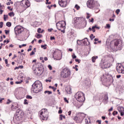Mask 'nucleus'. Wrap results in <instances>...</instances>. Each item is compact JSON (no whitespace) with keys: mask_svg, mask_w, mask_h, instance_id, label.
Here are the masks:
<instances>
[{"mask_svg":"<svg viewBox=\"0 0 124 124\" xmlns=\"http://www.w3.org/2000/svg\"><path fill=\"white\" fill-rule=\"evenodd\" d=\"M114 62V58L108 57L105 58L104 60L102 59L101 62V67L103 69H106V68H109L111 67L112 63Z\"/></svg>","mask_w":124,"mask_h":124,"instance_id":"1","label":"nucleus"},{"mask_svg":"<svg viewBox=\"0 0 124 124\" xmlns=\"http://www.w3.org/2000/svg\"><path fill=\"white\" fill-rule=\"evenodd\" d=\"M101 80L103 84L110 86L114 82V78H113L112 75L108 74L107 75H103L101 78Z\"/></svg>","mask_w":124,"mask_h":124,"instance_id":"2","label":"nucleus"},{"mask_svg":"<svg viewBox=\"0 0 124 124\" xmlns=\"http://www.w3.org/2000/svg\"><path fill=\"white\" fill-rule=\"evenodd\" d=\"M42 83H41V82L39 80H36L32 85L31 90L33 92L35 93H38L39 92L42 91Z\"/></svg>","mask_w":124,"mask_h":124,"instance_id":"3","label":"nucleus"},{"mask_svg":"<svg viewBox=\"0 0 124 124\" xmlns=\"http://www.w3.org/2000/svg\"><path fill=\"white\" fill-rule=\"evenodd\" d=\"M39 116L42 122H43V121H47V120H48V111H47V109H42L39 111Z\"/></svg>","mask_w":124,"mask_h":124,"instance_id":"4","label":"nucleus"},{"mask_svg":"<svg viewBox=\"0 0 124 124\" xmlns=\"http://www.w3.org/2000/svg\"><path fill=\"white\" fill-rule=\"evenodd\" d=\"M75 97L77 99V101L81 103V105L83 104V102L86 100L85 98V94L82 92H78L75 95Z\"/></svg>","mask_w":124,"mask_h":124,"instance_id":"5","label":"nucleus"},{"mask_svg":"<svg viewBox=\"0 0 124 124\" xmlns=\"http://www.w3.org/2000/svg\"><path fill=\"white\" fill-rule=\"evenodd\" d=\"M66 23L65 21L62 20L59 21L56 23V28L58 31H61V32L64 33V30H65V26Z\"/></svg>","mask_w":124,"mask_h":124,"instance_id":"6","label":"nucleus"},{"mask_svg":"<svg viewBox=\"0 0 124 124\" xmlns=\"http://www.w3.org/2000/svg\"><path fill=\"white\" fill-rule=\"evenodd\" d=\"M36 66L37 68L34 70V73L37 76H40L43 73V65L41 63H37Z\"/></svg>","mask_w":124,"mask_h":124,"instance_id":"7","label":"nucleus"},{"mask_svg":"<svg viewBox=\"0 0 124 124\" xmlns=\"http://www.w3.org/2000/svg\"><path fill=\"white\" fill-rule=\"evenodd\" d=\"M71 72L70 70L67 68H64L63 69L61 73V77L62 78H67L70 76Z\"/></svg>","mask_w":124,"mask_h":124,"instance_id":"8","label":"nucleus"},{"mask_svg":"<svg viewBox=\"0 0 124 124\" xmlns=\"http://www.w3.org/2000/svg\"><path fill=\"white\" fill-rule=\"evenodd\" d=\"M86 117V115L83 113H80L78 114V117H75V120H77V122L79 123V124H82V122H83V120Z\"/></svg>","mask_w":124,"mask_h":124,"instance_id":"9","label":"nucleus"},{"mask_svg":"<svg viewBox=\"0 0 124 124\" xmlns=\"http://www.w3.org/2000/svg\"><path fill=\"white\" fill-rule=\"evenodd\" d=\"M123 46H124V44L121 40H116L114 43V47H115L117 50H122Z\"/></svg>","mask_w":124,"mask_h":124,"instance_id":"10","label":"nucleus"},{"mask_svg":"<svg viewBox=\"0 0 124 124\" xmlns=\"http://www.w3.org/2000/svg\"><path fill=\"white\" fill-rule=\"evenodd\" d=\"M69 2L70 0H59V4L61 7H66Z\"/></svg>","mask_w":124,"mask_h":124,"instance_id":"11","label":"nucleus"},{"mask_svg":"<svg viewBox=\"0 0 124 124\" xmlns=\"http://www.w3.org/2000/svg\"><path fill=\"white\" fill-rule=\"evenodd\" d=\"M15 31L16 35L19 33H22L24 31V28L20 26H17L15 28Z\"/></svg>","mask_w":124,"mask_h":124,"instance_id":"12","label":"nucleus"},{"mask_svg":"<svg viewBox=\"0 0 124 124\" xmlns=\"http://www.w3.org/2000/svg\"><path fill=\"white\" fill-rule=\"evenodd\" d=\"M116 70L118 73L124 74V67L122 64H118L116 66Z\"/></svg>","mask_w":124,"mask_h":124,"instance_id":"13","label":"nucleus"},{"mask_svg":"<svg viewBox=\"0 0 124 124\" xmlns=\"http://www.w3.org/2000/svg\"><path fill=\"white\" fill-rule=\"evenodd\" d=\"M101 100L103 102H105L106 104H107V101H108V93H106L102 95L101 97Z\"/></svg>","mask_w":124,"mask_h":124,"instance_id":"14","label":"nucleus"},{"mask_svg":"<svg viewBox=\"0 0 124 124\" xmlns=\"http://www.w3.org/2000/svg\"><path fill=\"white\" fill-rule=\"evenodd\" d=\"M81 20H86V18L82 17H75L74 19V24H75V25H78V24H80L79 22Z\"/></svg>","mask_w":124,"mask_h":124,"instance_id":"15","label":"nucleus"},{"mask_svg":"<svg viewBox=\"0 0 124 124\" xmlns=\"http://www.w3.org/2000/svg\"><path fill=\"white\" fill-rule=\"evenodd\" d=\"M93 0H89L87 2V7H89V8H93Z\"/></svg>","mask_w":124,"mask_h":124,"instance_id":"16","label":"nucleus"},{"mask_svg":"<svg viewBox=\"0 0 124 124\" xmlns=\"http://www.w3.org/2000/svg\"><path fill=\"white\" fill-rule=\"evenodd\" d=\"M58 55V52L57 51H55L53 53V58L54 59V60H57L60 61V60H62V58H59V55Z\"/></svg>","mask_w":124,"mask_h":124,"instance_id":"17","label":"nucleus"},{"mask_svg":"<svg viewBox=\"0 0 124 124\" xmlns=\"http://www.w3.org/2000/svg\"><path fill=\"white\" fill-rule=\"evenodd\" d=\"M22 2L23 4H25L27 7H30V6H31V3L28 0H22Z\"/></svg>","mask_w":124,"mask_h":124,"instance_id":"18","label":"nucleus"},{"mask_svg":"<svg viewBox=\"0 0 124 124\" xmlns=\"http://www.w3.org/2000/svg\"><path fill=\"white\" fill-rule=\"evenodd\" d=\"M118 111L121 114V116H124V108L123 107H120L118 108Z\"/></svg>","mask_w":124,"mask_h":124,"instance_id":"19","label":"nucleus"},{"mask_svg":"<svg viewBox=\"0 0 124 124\" xmlns=\"http://www.w3.org/2000/svg\"><path fill=\"white\" fill-rule=\"evenodd\" d=\"M22 117H23V115L18 114L16 115L15 119L16 121H21L22 120Z\"/></svg>","mask_w":124,"mask_h":124,"instance_id":"20","label":"nucleus"},{"mask_svg":"<svg viewBox=\"0 0 124 124\" xmlns=\"http://www.w3.org/2000/svg\"><path fill=\"white\" fill-rule=\"evenodd\" d=\"M82 43L83 45H85V46H87V45H89V42L88 41V39L87 38H85L84 39H83Z\"/></svg>","mask_w":124,"mask_h":124,"instance_id":"21","label":"nucleus"},{"mask_svg":"<svg viewBox=\"0 0 124 124\" xmlns=\"http://www.w3.org/2000/svg\"><path fill=\"white\" fill-rule=\"evenodd\" d=\"M11 108L12 110H16V109H18L19 108V107L18 106V104H15V105H13L11 107Z\"/></svg>","mask_w":124,"mask_h":124,"instance_id":"22","label":"nucleus"},{"mask_svg":"<svg viewBox=\"0 0 124 124\" xmlns=\"http://www.w3.org/2000/svg\"><path fill=\"white\" fill-rule=\"evenodd\" d=\"M99 6H100L99 3H98L97 1H96L94 4V8H97V9H98V8H99Z\"/></svg>","mask_w":124,"mask_h":124,"instance_id":"23","label":"nucleus"},{"mask_svg":"<svg viewBox=\"0 0 124 124\" xmlns=\"http://www.w3.org/2000/svg\"><path fill=\"white\" fill-rule=\"evenodd\" d=\"M62 119H65V116L61 114L60 115L59 120L60 121H62Z\"/></svg>","mask_w":124,"mask_h":124,"instance_id":"24","label":"nucleus"},{"mask_svg":"<svg viewBox=\"0 0 124 124\" xmlns=\"http://www.w3.org/2000/svg\"><path fill=\"white\" fill-rule=\"evenodd\" d=\"M49 89H52V90H53V92H56V90H57V88H55L51 86H49Z\"/></svg>","mask_w":124,"mask_h":124,"instance_id":"25","label":"nucleus"},{"mask_svg":"<svg viewBox=\"0 0 124 124\" xmlns=\"http://www.w3.org/2000/svg\"><path fill=\"white\" fill-rule=\"evenodd\" d=\"M82 40H78L77 43L78 45H81V44H82Z\"/></svg>","mask_w":124,"mask_h":124,"instance_id":"26","label":"nucleus"},{"mask_svg":"<svg viewBox=\"0 0 124 124\" xmlns=\"http://www.w3.org/2000/svg\"><path fill=\"white\" fill-rule=\"evenodd\" d=\"M9 16H10V17H12V16L14 17V15H15V14H14V12H10L8 14Z\"/></svg>","mask_w":124,"mask_h":124,"instance_id":"27","label":"nucleus"},{"mask_svg":"<svg viewBox=\"0 0 124 124\" xmlns=\"http://www.w3.org/2000/svg\"><path fill=\"white\" fill-rule=\"evenodd\" d=\"M45 93H47V94H52V93L51 91H45Z\"/></svg>","mask_w":124,"mask_h":124,"instance_id":"28","label":"nucleus"},{"mask_svg":"<svg viewBox=\"0 0 124 124\" xmlns=\"http://www.w3.org/2000/svg\"><path fill=\"white\" fill-rule=\"evenodd\" d=\"M6 26H7V27H8L9 28L11 27V23L9 22H7L6 24Z\"/></svg>","mask_w":124,"mask_h":124,"instance_id":"29","label":"nucleus"},{"mask_svg":"<svg viewBox=\"0 0 124 124\" xmlns=\"http://www.w3.org/2000/svg\"><path fill=\"white\" fill-rule=\"evenodd\" d=\"M46 46H47V45H41V48H44V50H46V49H47V47H46Z\"/></svg>","mask_w":124,"mask_h":124,"instance_id":"30","label":"nucleus"},{"mask_svg":"<svg viewBox=\"0 0 124 124\" xmlns=\"http://www.w3.org/2000/svg\"><path fill=\"white\" fill-rule=\"evenodd\" d=\"M75 8H76L77 10H79L80 9V7L79 5H78V4H76L75 6Z\"/></svg>","mask_w":124,"mask_h":124,"instance_id":"31","label":"nucleus"},{"mask_svg":"<svg viewBox=\"0 0 124 124\" xmlns=\"http://www.w3.org/2000/svg\"><path fill=\"white\" fill-rule=\"evenodd\" d=\"M26 98L27 99H32V97H31V95H28L26 96Z\"/></svg>","mask_w":124,"mask_h":124,"instance_id":"32","label":"nucleus"},{"mask_svg":"<svg viewBox=\"0 0 124 124\" xmlns=\"http://www.w3.org/2000/svg\"><path fill=\"white\" fill-rule=\"evenodd\" d=\"M7 18H8V16L4 15L3 17L4 21H6V19H7Z\"/></svg>","mask_w":124,"mask_h":124,"instance_id":"33","label":"nucleus"},{"mask_svg":"<svg viewBox=\"0 0 124 124\" xmlns=\"http://www.w3.org/2000/svg\"><path fill=\"white\" fill-rule=\"evenodd\" d=\"M89 122H90V119H85V124H90L89 123Z\"/></svg>","mask_w":124,"mask_h":124,"instance_id":"34","label":"nucleus"},{"mask_svg":"<svg viewBox=\"0 0 124 124\" xmlns=\"http://www.w3.org/2000/svg\"><path fill=\"white\" fill-rule=\"evenodd\" d=\"M37 32L38 33H42L43 32V31H41V28H38Z\"/></svg>","mask_w":124,"mask_h":124,"instance_id":"35","label":"nucleus"},{"mask_svg":"<svg viewBox=\"0 0 124 124\" xmlns=\"http://www.w3.org/2000/svg\"><path fill=\"white\" fill-rule=\"evenodd\" d=\"M36 37L37 38H41V37H42V35H41L40 34H38Z\"/></svg>","mask_w":124,"mask_h":124,"instance_id":"36","label":"nucleus"},{"mask_svg":"<svg viewBox=\"0 0 124 124\" xmlns=\"http://www.w3.org/2000/svg\"><path fill=\"white\" fill-rule=\"evenodd\" d=\"M112 114H113V116H116V115H118V111H113Z\"/></svg>","mask_w":124,"mask_h":124,"instance_id":"37","label":"nucleus"},{"mask_svg":"<svg viewBox=\"0 0 124 124\" xmlns=\"http://www.w3.org/2000/svg\"><path fill=\"white\" fill-rule=\"evenodd\" d=\"M98 58V56H93V62H95V60H96V59Z\"/></svg>","mask_w":124,"mask_h":124,"instance_id":"38","label":"nucleus"},{"mask_svg":"<svg viewBox=\"0 0 124 124\" xmlns=\"http://www.w3.org/2000/svg\"><path fill=\"white\" fill-rule=\"evenodd\" d=\"M22 82H23V80H21L20 81H16V84H19L21 83Z\"/></svg>","mask_w":124,"mask_h":124,"instance_id":"39","label":"nucleus"},{"mask_svg":"<svg viewBox=\"0 0 124 124\" xmlns=\"http://www.w3.org/2000/svg\"><path fill=\"white\" fill-rule=\"evenodd\" d=\"M31 48H32V46H30L29 49H28V52H30V51H31Z\"/></svg>","mask_w":124,"mask_h":124,"instance_id":"40","label":"nucleus"},{"mask_svg":"<svg viewBox=\"0 0 124 124\" xmlns=\"http://www.w3.org/2000/svg\"><path fill=\"white\" fill-rule=\"evenodd\" d=\"M90 38H91V40H93V34H91Z\"/></svg>","mask_w":124,"mask_h":124,"instance_id":"41","label":"nucleus"},{"mask_svg":"<svg viewBox=\"0 0 124 124\" xmlns=\"http://www.w3.org/2000/svg\"><path fill=\"white\" fill-rule=\"evenodd\" d=\"M121 10L119 9H117L116 11V13L117 14H119V13H120Z\"/></svg>","mask_w":124,"mask_h":124,"instance_id":"42","label":"nucleus"},{"mask_svg":"<svg viewBox=\"0 0 124 124\" xmlns=\"http://www.w3.org/2000/svg\"><path fill=\"white\" fill-rule=\"evenodd\" d=\"M3 26V22H0V28H2Z\"/></svg>","mask_w":124,"mask_h":124,"instance_id":"43","label":"nucleus"},{"mask_svg":"<svg viewBox=\"0 0 124 124\" xmlns=\"http://www.w3.org/2000/svg\"><path fill=\"white\" fill-rule=\"evenodd\" d=\"M89 23H91V22L92 23H93V18L92 17L91 20V19H89Z\"/></svg>","mask_w":124,"mask_h":124,"instance_id":"44","label":"nucleus"},{"mask_svg":"<svg viewBox=\"0 0 124 124\" xmlns=\"http://www.w3.org/2000/svg\"><path fill=\"white\" fill-rule=\"evenodd\" d=\"M2 100H4V98L0 97V103H2Z\"/></svg>","mask_w":124,"mask_h":124,"instance_id":"45","label":"nucleus"},{"mask_svg":"<svg viewBox=\"0 0 124 124\" xmlns=\"http://www.w3.org/2000/svg\"><path fill=\"white\" fill-rule=\"evenodd\" d=\"M75 62H78V63H80V62H81V60H79V59H75Z\"/></svg>","mask_w":124,"mask_h":124,"instance_id":"46","label":"nucleus"},{"mask_svg":"<svg viewBox=\"0 0 124 124\" xmlns=\"http://www.w3.org/2000/svg\"><path fill=\"white\" fill-rule=\"evenodd\" d=\"M35 53L34 51H32L30 54V56H33V55H35Z\"/></svg>","mask_w":124,"mask_h":124,"instance_id":"47","label":"nucleus"},{"mask_svg":"<svg viewBox=\"0 0 124 124\" xmlns=\"http://www.w3.org/2000/svg\"><path fill=\"white\" fill-rule=\"evenodd\" d=\"M97 43H101V41H98L97 42H96V41H95L94 42V44H97Z\"/></svg>","mask_w":124,"mask_h":124,"instance_id":"48","label":"nucleus"},{"mask_svg":"<svg viewBox=\"0 0 124 124\" xmlns=\"http://www.w3.org/2000/svg\"><path fill=\"white\" fill-rule=\"evenodd\" d=\"M64 100L65 102L69 103L68 100H67V99L66 97L64 98Z\"/></svg>","mask_w":124,"mask_h":124,"instance_id":"49","label":"nucleus"},{"mask_svg":"<svg viewBox=\"0 0 124 124\" xmlns=\"http://www.w3.org/2000/svg\"><path fill=\"white\" fill-rule=\"evenodd\" d=\"M4 31L6 34H8V33H9V31L5 30Z\"/></svg>","mask_w":124,"mask_h":124,"instance_id":"50","label":"nucleus"},{"mask_svg":"<svg viewBox=\"0 0 124 124\" xmlns=\"http://www.w3.org/2000/svg\"><path fill=\"white\" fill-rule=\"evenodd\" d=\"M48 67L50 70H52V66L51 65H48Z\"/></svg>","mask_w":124,"mask_h":124,"instance_id":"51","label":"nucleus"},{"mask_svg":"<svg viewBox=\"0 0 124 124\" xmlns=\"http://www.w3.org/2000/svg\"><path fill=\"white\" fill-rule=\"evenodd\" d=\"M73 59H76V58H77V57L76 56V55H75V54H74L72 56Z\"/></svg>","mask_w":124,"mask_h":124,"instance_id":"52","label":"nucleus"},{"mask_svg":"<svg viewBox=\"0 0 124 124\" xmlns=\"http://www.w3.org/2000/svg\"><path fill=\"white\" fill-rule=\"evenodd\" d=\"M93 29H97L98 30H99V29L100 28H99V27H96V26H94Z\"/></svg>","mask_w":124,"mask_h":124,"instance_id":"53","label":"nucleus"},{"mask_svg":"<svg viewBox=\"0 0 124 124\" xmlns=\"http://www.w3.org/2000/svg\"><path fill=\"white\" fill-rule=\"evenodd\" d=\"M96 123H98V124H101V120H97Z\"/></svg>","mask_w":124,"mask_h":124,"instance_id":"54","label":"nucleus"},{"mask_svg":"<svg viewBox=\"0 0 124 124\" xmlns=\"http://www.w3.org/2000/svg\"><path fill=\"white\" fill-rule=\"evenodd\" d=\"M27 101H28V100L27 99L24 100V104H28Z\"/></svg>","mask_w":124,"mask_h":124,"instance_id":"55","label":"nucleus"},{"mask_svg":"<svg viewBox=\"0 0 124 124\" xmlns=\"http://www.w3.org/2000/svg\"><path fill=\"white\" fill-rule=\"evenodd\" d=\"M96 11H95V13H98V12L100 11L99 9H98V8H96Z\"/></svg>","mask_w":124,"mask_h":124,"instance_id":"56","label":"nucleus"},{"mask_svg":"<svg viewBox=\"0 0 124 124\" xmlns=\"http://www.w3.org/2000/svg\"><path fill=\"white\" fill-rule=\"evenodd\" d=\"M106 26H107V28H108V29H110V24H107L106 25Z\"/></svg>","mask_w":124,"mask_h":124,"instance_id":"57","label":"nucleus"},{"mask_svg":"<svg viewBox=\"0 0 124 124\" xmlns=\"http://www.w3.org/2000/svg\"><path fill=\"white\" fill-rule=\"evenodd\" d=\"M121 77H122V76H121V75H119L116 76V78H117V79L121 78Z\"/></svg>","mask_w":124,"mask_h":124,"instance_id":"58","label":"nucleus"},{"mask_svg":"<svg viewBox=\"0 0 124 124\" xmlns=\"http://www.w3.org/2000/svg\"><path fill=\"white\" fill-rule=\"evenodd\" d=\"M50 40H55V37L53 36H51L50 37Z\"/></svg>","mask_w":124,"mask_h":124,"instance_id":"59","label":"nucleus"},{"mask_svg":"<svg viewBox=\"0 0 124 124\" xmlns=\"http://www.w3.org/2000/svg\"><path fill=\"white\" fill-rule=\"evenodd\" d=\"M19 68H21V69L24 68V66L23 65H19L18 66Z\"/></svg>","mask_w":124,"mask_h":124,"instance_id":"60","label":"nucleus"},{"mask_svg":"<svg viewBox=\"0 0 124 124\" xmlns=\"http://www.w3.org/2000/svg\"><path fill=\"white\" fill-rule=\"evenodd\" d=\"M59 114H62V109H60L58 111Z\"/></svg>","mask_w":124,"mask_h":124,"instance_id":"61","label":"nucleus"},{"mask_svg":"<svg viewBox=\"0 0 124 124\" xmlns=\"http://www.w3.org/2000/svg\"><path fill=\"white\" fill-rule=\"evenodd\" d=\"M67 114L69 116H70L71 115V111H68Z\"/></svg>","mask_w":124,"mask_h":124,"instance_id":"62","label":"nucleus"},{"mask_svg":"<svg viewBox=\"0 0 124 124\" xmlns=\"http://www.w3.org/2000/svg\"><path fill=\"white\" fill-rule=\"evenodd\" d=\"M51 79H46V82H49V83H51Z\"/></svg>","mask_w":124,"mask_h":124,"instance_id":"63","label":"nucleus"},{"mask_svg":"<svg viewBox=\"0 0 124 124\" xmlns=\"http://www.w3.org/2000/svg\"><path fill=\"white\" fill-rule=\"evenodd\" d=\"M10 102H11V101H10V100L8 99V101L6 103V104H9V103H10Z\"/></svg>","mask_w":124,"mask_h":124,"instance_id":"64","label":"nucleus"}]
</instances>
